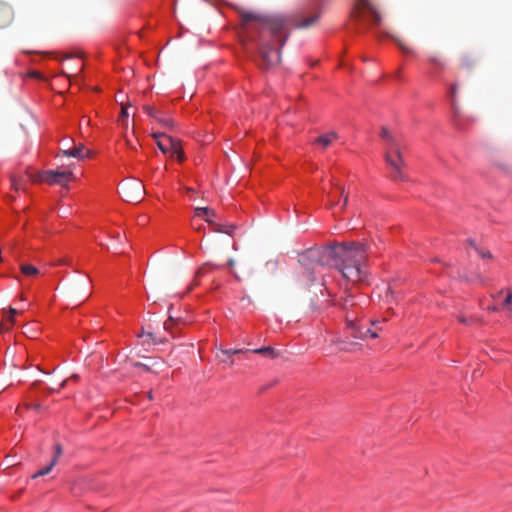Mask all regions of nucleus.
I'll return each instance as SVG.
<instances>
[{
  "label": "nucleus",
  "mask_w": 512,
  "mask_h": 512,
  "mask_svg": "<svg viewBox=\"0 0 512 512\" xmlns=\"http://www.w3.org/2000/svg\"><path fill=\"white\" fill-rule=\"evenodd\" d=\"M254 354H256V349L252 348H221L216 357L220 362L232 366L250 360Z\"/></svg>",
  "instance_id": "nucleus-7"
},
{
  "label": "nucleus",
  "mask_w": 512,
  "mask_h": 512,
  "mask_svg": "<svg viewBox=\"0 0 512 512\" xmlns=\"http://www.w3.org/2000/svg\"><path fill=\"white\" fill-rule=\"evenodd\" d=\"M55 54L54 53H49V54H44V53H35L34 57H39L40 59H45L47 58L48 56H54Z\"/></svg>",
  "instance_id": "nucleus-32"
},
{
  "label": "nucleus",
  "mask_w": 512,
  "mask_h": 512,
  "mask_svg": "<svg viewBox=\"0 0 512 512\" xmlns=\"http://www.w3.org/2000/svg\"><path fill=\"white\" fill-rule=\"evenodd\" d=\"M468 243L476 250L479 251V248L476 246L475 242L473 240H468Z\"/></svg>",
  "instance_id": "nucleus-39"
},
{
  "label": "nucleus",
  "mask_w": 512,
  "mask_h": 512,
  "mask_svg": "<svg viewBox=\"0 0 512 512\" xmlns=\"http://www.w3.org/2000/svg\"><path fill=\"white\" fill-rule=\"evenodd\" d=\"M505 296L500 302L501 311L505 312L508 317H512V298L507 292H504Z\"/></svg>",
  "instance_id": "nucleus-18"
},
{
  "label": "nucleus",
  "mask_w": 512,
  "mask_h": 512,
  "mask_svg": "<svg viewBox=\"0 0 512 512\" xmlns=\"http://www.w3.org/2000/svg\"><path fill=\"white\" fill-rule=\"evenodd\" d=\"M394 41L396 42V44L399 46V48L402 50L403 53H406V54H413L414 53V50L405 45L400 39L398 38H393Z\"/></svg>",
  "instance_id": "nucleus-27"
},
{
  "label": "nucleus",
  "mask_w": 512,
  "mask_h": 512,
  "mask_svg": "<svg viewBox=\"0 0 512 512\" xmlns=\"http://www.w3.org/2000/svg\"><path fill=\"white\" fill-rule=\"evenodd\" d=\"M234 260L233 259H229L228 262H227V265L229 266V268L233 267L234 265Z\"/></svg>",
  "instance_id": "nucleus-42"
},
{
  "label": "nucleus",
  "mask_w": 512,
  "mask_h": 512,
  "mask_svg": "<svg viewBox=\"0 0 512 512\" xmlns=\"http://www.w3.org/2000/svg\"><path fill=\"white\" fill-rule=\"evenodd\" d=\"M62 452H63V450H62L61 444H59V443L55 444L53 458H52V460H55V463L57 462L58 458L62 455Z\"/></svg>",
  "instance_id": "nucleus-29"
},
{
  "label": "nucleus",
  "mask_w": 512,
  "mask_h": 512,
  "mask_svg": "<svg viewBox=\"0 0 512 512\" xmlns=\"http://www.w3.org/2000/svg\"><path fill=\"white\" fill-rule=\"evenodd\" d=\"M318 16L309 17L303 21H298L293 15H258V38L263 39L264 34L268 33L273 38V46H267L261 52L262 60L265 67L271 68L280 62V48L285 44L289 35L291 25L296 28H307L313 25Z\"/></svg>",
  "instance_id": "nucleus-2"
},
{
  "label": "nucleus",
  "mask_w": 512,
  "mask_h": 512,
  "mask_svg": "<svg viewBox=\"0 0 512 512\" xmlns=\"http://www.w3.org/2000/svg\"><path fill=\"white\" fill-rule=\"evenodd\" d=\"M477 252L483 258H492V255H491V253L489 251L488 252H484V251L479 249V251H477Z\"/></svg>",
  "instance_id": "nucleus-33"
},
{
  "label": "nucleus",
  "mask_w": 512,
  "mask_h": 512,
  "mask_svg": "<svg viewBox=\"0 0 512 512\" xmlns=\"http://www.w3.org/2000/svg\"><path fill=\"white\" fill-rule=\"evenodd\" d=\"M146 113L151 117L160 122L165 127H170L173 125L172 119H170L168 116L165 115L164 112L154 108V107H147Z\"/></svg>",
  "instance_id": "nucleus-11"
},
{
  "label": "nucleus",
  "mask_w": 512,
  "mask_h": 512,
  "mask_svg": "<svg viewBox=\"0 0 512 512\" xmlns=\"http://www.w3.org/2000/svg\"><path fill=\"white\" fill-rule=\"evenodd\" d=\"M350 17L357 32L362 27L378 26L382 21L380 10L372 0H355Z\"/></svg>",
  "instance_id": "nucleus-4"
},
{
  "label": "nucleus",
  "mask_w": 512,
  "mask_h": 512,
  "mask_svg": "<svg viewBox=\"0 0 512 512\" xmlns=\"http://www.w3.org/2000/svg\"><path fill=\"white\" fill-rule=\"evenodd\" d=\"M488 310H489V311H493V312H495V311H501V309H500V304H499L498 306H489V307H488Z\"/></svg>",
  "instance_id": "nucleus-37"
},
{
  "label": "nucleus",
  "mask_w": 512,
  "mask_h": 512,
  "mask_svg": "<svg viewBox=\"0 0 512 512\" xmlns=\"http://www.w3.org/2000/svg\"><path fill=\"white\" fill-rule=\"evenodd\" d=\"M195 215L198 217H205V221L207 222V219H212L216 217V213L213 209L209 207H196L195 208Z\"/></svg>",
  "instance_id": "nucleus-19"
},
{
  "label": "nucleus",
  "mask_w": 512,
  "mask_h": 512,
  "mask_svg": "<svg viewBox=\"0 0 512 512\" xmlns=\"http://www.w3.org/2000/svg\"><path fill=\"white\" fill-rule=\"evenodd\" d=\"M428 61L437 67L443 66L442 58L438 54H432L428 56Z\"/></svg>",
  "instance_id": "nucleus-26"
},
{
  "label": "nucleus",
  "mask_w": 512,
  "mask_h": 512,
  "mask_svg": "<svg viewBox=\"0 0 512 512\" xmlns=\"http://www.w3.org/2000/svg\"><path fill=\"white\" fill-rule=\"evenodd\" d=\"M147 337L149 340H151L153 343H155V338H154V334L151 333V332H147L145 333L144 331L142 332L141 335H139V337Z\"/></svg>",
  "instance_id": "nucleus-31"
},
{
  "label": "nucleus",
  "mask_w": 512,
  "mask_h": 512,
  "mask_svg": "<svg viewBox=\"0 0 512 512\" xmlns=\"http://www.w3.org/2000/svg\"><path fill=\"white\" fill-rule=\"evenodd\" d=\"M10 183L12 185V187L15 189V190H18V186H17V183L14 179H10Z\"/></svg>",
  "instance_id": "nucleus-40"
},
{
  "label": "nucleus",
  "mask_w": 512,
  "mask_h": 512,
  "mask_svg": "<svg viewBox=\"0 0 512 512\" xmlns=\"http://www.w3.org/2000/svg\"><path fill=\"white\" fill-rule=\"evenodd\" d=\"M27 75L29 78L35 79L38 81H47L48 80V76L44 72L36 70V69H29L27 72Z\"/></svg>",
  "instance_id": "nucleus-22"
},
{
  "label": "nucleus",
  "mask_w": 512,
  "mask_h": 512,
  "mask_svg": "<svg viewBox=\"0 0 512 512\" xmlns=\"http://www.w3.org/2000/svg\"><path fill=\"white\" fill-rule=\"evenodd\" d=\"M450 93H451V96H452V97H455V96H456V94H457V86H456V85H453V86L451 87Z\"/></svg>",
  "instance_id": "nucleus-36"
},
{
  "label": "nucleus",
  "mask_w": 512,
  "mask_h": 512,
  "mask_svg": "<svg viewBox=\"0 0 512 512\" xmlns=\"http://www.w3.org/2000/svg\"><path fill=\"white\" fill-rule=\"evenodd\" d=\"M269 387H270V386H268V385H267V386H263V387L261 388V390H262V391H265V390H267Z\"/></svg>",
  "instance_id": "nucleus-45"
},
{
  "label": "nucleus",
  "mask_w": 512,
  "mask_h": 512,
  "mask_svg": "<svg viewBox=\"0 0 512 512\" xmlns=\"http://www.w3.org/2000/svg\"><path fill=\"white\" fill-rule=\"evenodd\" d=\"M455 125L459 128V129H462V125L460 123V121L456 118L455 119Z\"/></svg>",
  "instance_id": "nucleus-43"
},
{
  "label": "nucleus",
  "mask_w": 512,
  "mask_h": 512,
  "mask_svg": "<svg viewBox=\"0 0 512 512\" xmlns=\"http://www.w3.org/2000/svg\"><path fill=\"white\" fill-rule=\"evenodd\" d=\"M72 142H73V140H72V139H70V138H65V139H63V140L60 142V146H61L60 151L63 153V149L71 148V147L69 146V144H70V143H72Z\"/></svg>",
  "instance_id": "nucleus-30"
},
{
  "label": "nucleus",
  "mask_w": 512,
  "mask_h": 512,
  "mask_svg": "<svg viewBox=\"0 0 512 512\" xmlns=\"http://www.w3.org/2000/svg\"><path fill=\"white\" fill-rule=\"evenodd\" d=\"M346 328L350 332L351 336L356 339L377 338L378 331H381V327H376L374 330L369 328L366 324L359 321L357 315H353L348 312L345 315Z\"/></svg>",
  "instance_id": "nucleus-6"
},
{
  "label": "nucleus",
  "mask_w": 512,
  "mask_h": 512,
  "mask_svg": "<svg viewBox=\"0 0 512 512\" xmlns=\"http://www.w3.org/2000/svg\"><path fill=\"white\" fill-rule=\"evenodd\" d=\"M477 63L476 57L471 54H464L461 57V67L464 69H472Z\"/></svg>",
  "instance_id": "nucleus-20"
},
{
  "label": "nucleus",
  "mask_w": 512,
  "mask_h": 512,
  "mask_svg": "<svg viewBox=\"0 0 512 512\" xmlns=\"http://www.w3.org/2000/svg\"><path fill=\"white\" fill-rule=\"evenodd\" d=\"M258 354H260L266 358H269V359H274L279 355V352H277L271 346H265V347L258 348Z\"/></svg>",
  "instance_id": "nucleus-21"
},
{
  "label": "nucleus",
  "mask_w": 512,
  "mask_h": 512,
  "mask_svg": "<svg viewBox=\"0 0 512 512\" xmlns=\"http://www.w3.org/2000/svg\"><path fill=\"white\" fill-rule=\"evenodd\" d=\"M207 223L212 227L213 231L225 233L230 236H233L234 231L237 229V226L233 223H220L212 219H207Z\"/></svg>",
  "instance_id": "nucleus-10"
},
{
  "label": "nucleus",
  "mask_w": 512,
  "mask_h": 512,
  "mask_svg": "<svg viewBox=\"0 0 512 512\" xmlns=\"http://www.w3.org/2000/svg\"><path fill=\"white\" fill-rule=\"evenodd\" d=\"M504 292H507L509 295H511V298H512V289L511 288H503L499 293H498V297H500L501 295L504 294Z\"/></svg>",
  "instance_id": "nucleus-34"
},
{
  "label": "nucleus",
  "mask_w": 512,
  "mask_h": 512,
  "mask_svg": "<svg viewBox=\"0 0 512 512\" xmlns=\"http://www.w3.org/2000/svg\"><path fill=\"white\" fill-rule=\"evenodd\" d=\"M338 139V135L335 132H329L327 134L321 135L315 139V143H318L323 146V148H327L329 145L333 143V141Z\"/></svg>",
  "instance_id": "nucleus-16"
},
{
  "label": "nucleus",
  "mask_w": 512,
  "mask_h": 512,
  "mask_svg": "<svg viewBox=\"0 0 512 512\" xmlns=\"http://www.w3.org/2000/svg\"><path fill=\"white\" fill-rule=\"evenodd\" d=\"M367 248L363 243H340L333 247L309 249L301 255L299 263L307 271L310 280L325 266L336 267L344 278L361 283L366 278Z\"/></svg>",
  "instance_id": "nucleus-1"
},
{
  "label": "nucleus",
  "mask_w": 512,
  "mask_h": 512,
  "mask_svg": "<svg viewBox=\"0 0 512 512\" xmlns=\"http://www.w3.org/2000/svg\"><path fill=\"white\" fill-rule=\"evenodd\" d=\"M63 155L67 157H73L78 160L89 159L93 156V152L86 148V146L82 143L75 144L68 149H63Z\"/></svg>",
  "instance_id": "nucleus-9"
},
{
  "label": "nucleus",
  "mask_w": 512,
  "mask_h": 512,
  "mask_svg": "<svg viewBox=\"0 0 512 512\" xmlns=\"http://www.w3.org/2000/svg\"><path fill=\"white\" fill-rule=\"evenodd\" d=\"M339 305L343 310H346V314L350 312L351 314L358 316V311L352 310V308L358 306V302L353 295L347 294L345 297L341 298Z\"/></svg>",
  "instance_id": "nucleus-13"
},
{
  "label": "nucleus",
  "mask_w": 512,
  "mask_h": 512,
  "mask_svg": "<svg viewBox=\"0 0 512 512\" xmlns=\"http://www.w3.org/2000/svg\"><path fill=\"white\" fill-rule=\"evenodd\" d=\"M167 141L169 142V145H170V156L179 161V162H182L185 160V154L183 152V150L181 149L180 147V143L177 139L173 138V137H166Z\"/></svg>",
  "instance_id": "nucleus-12"
},
{
  "label": "nucleus",
  "mask_w": 512,
  "mask_h": 512,
  "mask_svg": "<svg viewBox=\"0 0 512 512\" xmlns=\"http://www.w3.org/2000/svg\"><path fill=\"white\" fill-rule=\"evenodd\" d=\"M392 293H393V292H392L391 288L389 287V288L387 289V294H391V295H392Z\"/></svg>",
  "instance_id": "nucleus-46"
},
{
  "label": "nucleus",
  "mask_w": 512,
  "mask_h": 512,
  "mask_svg": "<svg viewBox=\"0 0 512 512\" xmlns=\"http://www.w3.org/2000/svg\"><path fill=\"white\" fill-rule=\"evenodd\" d=\"M120 116H121V118H122V119H127V118H128V116H129V114H128V112H127V110H126V109H123V110L121 111V115H120Z\"/></svg>",
  "instance_id": "nucleus-38"
},
{
  "label": "nucleus",
  "mask_w": 512,
  "mask_h": 512,
  "mask_svg": "<svg viewBox=\"0 0 512 512\" xmlns=\"http://www.w3.org/2000/svg\"><path fill=\"white\" fill-rule=\"evenodd\" d=\"M205 267H210L211 269H215V268H219L220 266L215 265V264H211V263H206Z\"/></svg>",
  "instance_id": "nucleus-41"
},
{
  "label": "nucleus",
  "mask_w": 512,
  "mask_h": 512,
  "mask_svg": "<svg viewBox=\"0 0 512 512\" xmlns=\"http://www.w3.org/2000/svg\"><path fill=\"white\" fill-rule=\"evenodd\" d=\"M329 205H330V207H333L334 205H336V202L331 201Z\"/></svg>",
  "instance_id": "nucleus-47"
},
{
  "label": "nucleus",
  "mask_w": 512,
  "mask_h": 512,
  "mask_svg": "<svg viewBox=\"0 0 512 512\" xmlns=\"http://www.w3.org/2000/svg\"><path fill=\"white\" fill-rule=\"evenodd\" d=\"M458 321L460 323H463V324H466V325H474V324H477L479 322H481V319L478 318V317H474V316H465V315H459L457 317Z\"/></svg>",
  "instance_id": "nucleus-24"
},
{
  "label": "nucleus",
  "mask_w": 512,
  "mask_h": 512,
  "mask_svg": "<svg viewBox=\"0 0 512 512\" xmlns=\"http://www.w3.org/2000/svg\"><path fill=\"white\" fill-rule=\"evenodd\" d=\"M381 137L387 141L389 150L385 153L386 163L391 167L390 177L395 181H406L407 176L403 172L406 162L403 158L397 139L385 127L381 129Z\"/></svg>",
  "instance_id": "nucleus-5"
},
{
  "label": "nucleus",
  "mask_w": 512,
  "mask_h": 512,
  "mask_svg": "<svg viewBox=\"0 0 512 512\" xmlns=\"http://www.w3.org/2000/svg\"><path fill=\"white\" fill-rule=\"evenodd\" d=\"M21 271L25 276H36L39 274V269L32 264H23Z\"/></svg>",
  "instance_id": "nucleus-23"
},
{
  "label": "nucleus",
  "mask_w": 512,
  "mask_h": 512,
  "mask_svg": "<svg viewBox=\"0 0 512 512\" xmlns=\"http://www.w3.org/2000/svg\"><path fill=\"white\" fill-rule=\"evenodd\" d=\"M71 172L68 170L51 169L45 172L44 180L49 184H65L71 178Z\"/></svg>",
  "instance_id": "nucleus-8"
},
{
  "label": "nucleus",
  "mask_w": 512,
  "mask_h": 512,
  "mask_svg": "<svg viewBox=\"0 0 512 512\" xmlns=\"http://www.w3.org/2000/svg\"><path fill=\"white\" fill-rule=\"evenodd\" d=\"M388 320L387 317H384L381 321H371L370 324L371 326H374L375 328L376 327H379L378 325L381 323V322H386Z\"/></svg>",
  "instance_id": "nucleus-35"
},
{
  "label": "nucleus",
  "mask_w": 512,
  "mask_h": 512,
  "mask_svg": "<svg viewBox=\"0 0 512 512\" xmlns=\"http://www.w3.org/2000/svg\"><path fill=\"white\" fill-rule=\"evenodd\" d=\"M332 184L340 191L341 195L343 196L342 209H345L348 204V194H345L344 188L338 183L332 181Z\"/></svg>",
  "instance_id": "nucleus-28"
},
{
  "label": "nucleus",
  "mask_w": 512,
  "mask_h": 512,
  "mask_svg": "<svg viewBox=\"0 0 512 512\" xmlns=\"http://www.w3.org/2000/svg\"><path fill=\"white\" fill-rule=\"evenodd\" d=\"M55 466V460H51L50 463L45 466L44 468L38 470L36 473L33 474L32 478H38L44 475H47L50 473Z\"/></svg>",
  "instance_id": "nucleus-25"
},
{
  "label": "nucleus",
  "mask_w": 512,
  "mask_h": 512,
  "mask_svg": "<svg viewBox=\"0 0 512 512\" xmlns=\"http://www.w3.org/2000/svg\"><path fill=\"white\" fill-rule=\"evenodd\" d=\"M166 137H168V136L165 135L164 133L163 134H161V133L154 134V138L156 140L158 149L165 155L168 154L171 149Z\"/></svg>",
  "instance_id": "nucleus-15"
},
{
  "label": "nucleus",
  "mask_w": 512,
  "mask_h": 512,
  "mask_svg": "<svg viewBox=\"0 0 512 512\" xmlns=\"http://www.w3.org/2000/svg\"><path fill=\"white\" fill-rule=\"evenodd\" d=\"M256 12L239 11V57H243L248 65L256 60Z\"/></svg>",
  "instance_id": "nucleus-3"
},
{
  "label": "nucleus",
  "mask_w": 512,
  "mask_h": 512,
  "mask_svg": "<svg viewBox=\"0 0 512 512\" xmlns=\"http://www.w3.org/2000/svg\"><path fill=\"white\" fill-rule=\"evenodd\" d=\"M13 17L11 8L5 4L0 3V28L7 26Z\"/></svg>",
  "instance_id": "nucleus-14"
},
{
  "label": "nucleus",
  "mask_w": 512,
  "mask_h": 512,
  "mask_svg": "<svg viewBox=\"0 0 512 512\" xmlns=\"http://www.w3.org/2000/svg\"><path fill=\"white\" fill-rule=\"evenodd\" d=\"M387 313H389V314H393V313H394V311H393V309H392V308H389V309L387 310Z\"/></svg>",
  "instance_id": "nucleus-44"
},
{
  "label": "nucleus",
  "mask_w": 512,
  "mask_h": 512,
  "mask_svg": "<svg viewBox=\"0 0 512 512\" xmlns=\"http://www.w3.org/2000/svg\"><path fill=\"white\" fill-rule=\"evenodd\" d=\"M278 268L277 259H268L263 266V273L265 276L270 277L275 274Z\"/></svg>",
  "instance_id": "nucleus-17"
}]
</instances>
